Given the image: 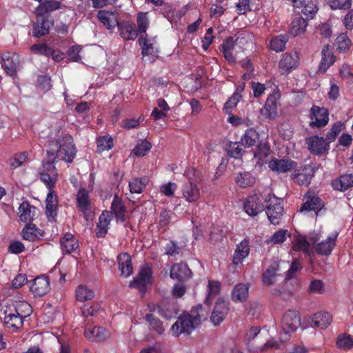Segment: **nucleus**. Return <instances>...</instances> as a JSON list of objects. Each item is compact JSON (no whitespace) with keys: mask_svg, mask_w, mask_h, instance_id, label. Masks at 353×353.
<instances>
[{"mask_svg":"<svg viewBox=\"0 0 353 353\" xmlns=\"http://www.w3.org/2000/svg\"><path fill=\"white\" fill-rule=\"evenodd\" d=\"M117 261L121 276L129 277L132 274L133 268L131 257L128 253H121L118 255Z\"/></svg>","mask_w":353,"mask_h":353,"instance_id":"obj_28","label":"nucleus"},{"mask_svg":"<svg viewBox=\"0 0 353 353\" xmlns=\"http://www.w3.org/2000/svg\"><path fill=\"white\" fill-rule=\"evenodd\" d=\"M299 56L296 52L285 53L279 63V69L282 74H289L298 67Z\"/></svg>","mask_w":353,"mask_h":353,"instance_id":"obj_12","label":"nucleus"},{"mask_svg":"<svg viewBox=\"0 0 353 353\" xmlns=\"http://www.w3.org/2000/svg\"><path fill=\"white\" fill-rule=\"evenodd\" d=\"M267 202L266 214L269 221L273 225H278L283 215L282 200L274 195L269 194Z\"/></svg>","mask_w":353,"mask_h":353,"instance_id":"obj_5","label":"nucleus"},{"mask_svg":"<svg viewBox=\"0 0 353 353\" xmlns=\"http://www.w3.org/2000/svg\"><path fill=\"white\" fill-rule=\"evenodd\" d=\"M307 27V21L302 17H297L292 21L289 33L293 37L301 35L305 32Z\"/></svg>","mask_w":353,"mask_h":353,"instance_id":"obj_41","label":"nucleus"},{"mask_svg":"<svg viewBox=\"0 0 353 353\" xmlns=\"http://www.w3.org/2000/svg\"><path fill=\"white\" fill-rule=\"evenodd\" d=\"M290 236V232L288 230L281 229L275 232L271 237L267 241L268 244L277 245L283 243Z\"/></svg>","mask_w":353,"mask_h":353,"instance_id":"obj_54","label":"nucleus"},{"mask_svg":"<svg viewBox=\"0 0 353 353\" xmlns=\"http://www.w3.org/2000/svg\"><path fill=\"white\" fill-rule=\"evenodd\" d=\"M243 208L246 214L255 216L263 210V205L257 194L250 195L244 201Z\"/></svg>","mask_w":353,"mask_h":353,"instance_id":"obj_16","label":"nucleus"},{"mask_svg":"<svg viewBox=\"0 0 353 353\" xmlns=\"http://www.w3.org/2000/svg\"><path fill=\"white\" fill-rule=\"evenodd\" d=\"M304 203H303L300 212H309L316 210L321 208L323 203L321 199L316 196L314 193L308 192L304 196Z\"/></svg>","mask_w":353,"mask_h":353,"instance_id":"obj_29","label":"nucleus"},{"mask_svg":"<svg viewBox=\"0 0 353 353\" xmlns=\"http://www.w3.org/2000/svg\"><path fill=\"white\" fill-rule=\"evenodd\" d=\"M152 148L151 143L146 140L139 141L134 148L133 149V153L137 157H143L146 155Z\"/></svg>","mask_w":353,"mask_h":353,"instance_id":"obj_58","label":"nucleus"},{"mask_svg":"<svg viewBox=\"0 0 353 353\" xmlns=\"http://www.w3.org/2000/svg\"><path fill=\"white\" fill-rule=\"evenodd\" d=\"M47 150L48 156L54 161L60 159L67 163H71L74 158L76 150L72 137L66 134L58 140H52Z\"/></svg>","mask_w":353,"mask_h":353,"instance_id":"obj_2","label":"nucleus"},{"mask_svg":"<svg viewBox=\"0 0 353 353\" xmlns=\"http://www.w3.org/2000/svg\"><path fill=\"white\" fill-rule=\"evenodd\" d=\"M139 34L137 30L131 23H124L121 26V35L125 40H134Z\"/></svg>","mask_w":353,"mask_h":353,"instance_id":"obj_53","label":"nucleus"},{"mask_svg":"<svg viewBox=\"0 0 353 353\" xmlns=\"http://www.w3.org/2000/svg\"><path fill=\"white\" fill-rule=\"evenodd\" d=\"M309 118L311 128H322L329 122V112L325 108L313 105L310 110Z\"/></svg>","mask_w":353,"mask_h":353,"instance_id":"obj_9","label":"nucleus"},{"mask_svg":"<svg viewBox=\"0 0 353 353\" xmlns=\"http://www.w3.org/2000/svg\"><path fill=\"white\" fill-rule=\"evenodd\" d=\"M97 150L99 152H102L105 150H109L113 147V139L109 135L99 137L97 139Z\"/></svg>","mask_w":353,"mask_h":353,"instance_id":"obj_56","label":"nucleus"},{"mask_svg":"<svg viewBox=\"0 0 353 353\" xmlns=\"http://www.w3.org/2000/svg\"><path fill=\"white\" fill-rule=\"evenodd\" d=\"M264 111L269 119H274L276 118L277 115V106L276 101L273 97H270L268 98L264 106Z\"/></svg>","mask_w":353,"mask_h":353,"instance_id":"obj_57","label":"nucleus"},{"mask_svg":"<svg viewBox=\"0 0 353 353\" xmlns=\"http://www.w3.org/2000/svg\"><path fill=\"white\" fill-rule=\"evenodd\" d=\"M334 45L338 52H345L350 49L352 43L346 33H341L336 37Z\"/></svg>","mask_w":353,"mask_h":353,"instance_id":"obj_48","label":"nucleus"},{"mask_svg":"<svg viewBox=\"0 0 353 353\" xmlns=\"http://www.w3.org/2000/svg\"><path fill=\"white\" fill-rule=\"evenodd\" d=\"M220 291L221 283L218 281L209 280L205 303L210 305L214 299L219 294Z\"/></svg>","mask_w":353,"mask_h":353,"instance_id":"obj_44","label":"nucleus"},{"mask_svg":"<svg viewBox=\"0 0 353 353\" xmlns=\"http://www.w3.org/2000/svg\"><path fill=\"white\" fill-rule=\"evenodd\" d=\"M345 128L344 123L337 122L334 123L330 131L327 133L326 139L330 141H333L339 134Z\"/></svg>","mask_w":353,"mask_h":353,"instance_id":"obj_63","label":"nucleus"},{"mask_svg":"<svg viewBox=\"0 0 353 353\" xmlns=\"http://www.w3.org/2000/svg\"><path fill=\"white\" fill-rule=\"evenodd\" d=\"M32 311V307L28 302L14 301L4 310V323L8 328L16 331L22 327L23 319L29 316Z\"/></svg>","mask_w":353,"mask_h":353,"instance_id":"obj_1","label":"nucleus"},{"mask_svg":"<svg viewBox=\"0 0 353 353\" xmlns=\"http://www.w3.org/2000/svg\"><path fill=\"white\" fill-rule=\"evenodd\" d=\"M281 264L287 265L285 261H273L270 265L266 268L262 274V281L265 285L270 286L274 285L279 276V272L281 271Z\"/></svg>","mask_w":353,"mask_h":353,"instance_id":"obj_15","label":"nucleus"},{"mask_svg":"<svg viewBox=\"0 0 353 353\" xmlns=\"http://www.w3.org/2000/svg\"><path fill=\"white\" fill-rule=\"evenodd\" d=\"M335 56L331 48L325 46L321 50V60L319 65L318 72L325 73L334 63Z\"/></svg>","mask_w":353,"mask_h":353,"instance_id":"obj_25","label":"nucleus"},{"mask_svg":"<svg viewBox=\"0 0 353 353\" xmlns=\"http://www.w3.org/2000/svg\"><path fill=\"white\" fill-rule=\"evenodd\" d=\"M146 320L149 323L151 330L155 331L157 334H161L164 332V327L161 321L156 318L153 314H148Z\"/></svg>","mask_w":353,"mask_h":353,"instance_id":"obj_60","label":"nucleus"},{"mask_svg":"<svg viewBox=\"0 0 353 353\" xmlns=\"http://www.w3.org/2000/svg\"><path fill=\"white\" fill-rule=\"evenodd\" d=\"M311 319L315 327L324 330L331 323L332 316L329 312H319L314 314Z\"/></svg>","mask_w":353,"mask_h":353,"instance_id":"obj_34","label":"nucleus"},{"mask_svg":"<svg viewBox=\"0 0 353 353\" xmlns=\"http://www.w3.org/2000/svg\"><path fill=\"white\" fill-rule=\"evenodd\" d=\"M97 17L109 30H112L119 26L117 16L112 12L100 10L97 14Z\"/></svg>","mask_w":353,"mask_h":353,"instance_id":"obj_30","label":"nucleus"},{"mask_svg":"<svg viewBox=\"0 0 353 353\" xmlns=\"http://www.w3.org/2000/svg\"><path fill=\"white\" fill-rule=\"evenodd\" d=\"M28 160V153L23 152L19 154H17L12 159L10 160V167L14 170L20 166H22L25 162Z\"/></svg>","mask_w":353,"mask_h":353,"instance_id":"obj_59","label":"nucleus"},{"mask_svg":"<svg viewBox=\"0 0 353 353\" xmlns=\"http://www.w3.org/2000/svg\"><path fill=\"white\" fill-rule=\"evenodd\" d=\"M42 236V232L35 225L28 223L22 230V236L24 239L34 241Z\"/></svg>","mask_w":353,"mask_h":353,"instance_id":"obj_46","label":"nucleus"},{"mask_svg":"<svg viewBox=\"0 0 353 353\" xmlns=\"http://www.w3.org/2000/svg\"><path fill=\"white\" fill-rule=\"evenodd\" d=\"M183 197L188 203H194L201 197V191L198 185L194 183H185L181 188Z\"/></svg>","mask_w":353,"mask_h":353,"instance_id":"obj_24","label":"nucleus"},{"mask_svg":"<svg viewBox=\"0 0 353 353\" xmlns=\"http://www.w3.org/2000/svg\"><path fill=\"white\" fill-rule=\"evenodd\" d=\"M254 160L258 165H263L270 154V147L267 142H260L253 150Z\"/></svg>","mask_w":353,"mask_h":353,"instance_id":"obj_27","label":"nucleus"},{"mask_svg":"<svg viewBox=\"0 0 353 353\" xmlns=\"http://www.w3.org/2000/svg\"><path fill=\"white\" fill-rule=\"evenodd\" d=\"M339 232L334 231L327 235L325 239L321 240V233L314 232L310 234L309 239L312 245H314V250L318 254L329 256L336 246Z\"/></svg>","mask_w":353,"mask_h":353,"instance_id":"obj_3","label":"nucleus"},{"mask_svg":"<svg viewBox=\"0 0 353 353\" xmlns=\"http://www.w3.org/2000/svg\"><path fill=\"white\" fill-rule=\"evenodd\" d=\"M201 323L200 315L196 312L190 314L184 313L180 315L177 321L172 325L171 330L174 336L181 334H190Z\"/></svg>","mask_w":353,"mask_h":353,"instance_id":"obj_4","label":"nucleus"},{"mask_svg":"<svg viewBox=\"0 0 353 353\" xmlns=\"http://www.w3.org/2000/svg\"><path fill=\"white\" fill-rule=\"evenodd\" d=\"M61 8V2L55 0H46L40 3L35 9V14L37 17L48 16L50 12L57 10Z\"/></svg>","mask_w":353,"mask_h":353,"instance_id":"obj_31","label":"nucleus"},{"mask_svg":"<svg viewBox=\"0 0 353 353\" xmlns=\"http://www.w3.org/2000/svg\"><path fill=\"white\" fill-rule=\"evenodd\" d=\"M260 142L259 134L253 128L248 129L241 139V144L248 148L257 145Z\"/></svg>","mask_w":353,"mask_h":353,"instance_id":"obj_40","label":"nucleus"},{"mask_svg":"<svg viewBox=\"0 0 353 353\" xmlns=\"http://www.w3.org/2000/svg\"><path fill=\"white\" fill-rule=\"evenodd\" d=\"M148 183L146 177L134 178L129 181L130 191L132 194H140L145 188Z\"/></svg>","mask_w":353,"mask_h":353,"instance_id":"obj_50","label":"nucleus"},{"mask_svg":"<svg viewBox=\"0 0 353 353\" xmlns=\"http://www.w3.org/2000/svg\"><path fill=\"white\" fill-rule=\"evenodd\" d=\"M249 295V287L245 284H237L232 291V300L235 303H241L247 300Z\"/></svg>","mask_w":353,"mask_h":353,"instance_id":"obj_38","label":"nucleus"},{"mask_svg":"<svg viewBox=\"0 0 353 353\" xmlns=\"http://www.w3.org/2000/svg\"><path fill=\"white\" fill-rule=\"evenodd\" d=\"M291 177L294 183L299 185H308L313 178L317 167L315 164L310 163L294 169Z\"/></svg>","mask_w":353,"mask_h":353,"instance_id":"obj_6","label":"nucleus"},{"mask_svg":"<svg viewBox=\"0 0 353 353\" xmlns=\"http://www.w3.org/2000/svg\"><path fill=\"white\" fill-rule=\"evenodd\" d=\"M245 39L243 37H231L226 39L222 46V52L225 59L230 63L235 62L236 58L234 52H237V48L241 49L244 45Z\"/></svg>","mask_w":353,"mask_h":353,"instance_id":"obj_8","label":"nucleus"},{"mask_svg":"<svg viewBox=\"0 0 353 353\" xmlns=\"http://www.w3.org/2000/svg\"><path fill=\"white\" fill-rule=\"evenodd\" d=\"M30 290L34 296H41L45 295L50 290L48 278L46 276H37L31 281Z\"/></svg>","mask_w":353,"mask_h":353,"instance_id":"obj_19","label":"nucleus"},{"mask_svg":"<svg viewBox=\"0 0 353 353\" xmlns=\"http://www.w3.org/2000/svg\"><path fill=\"white\" fill-rule=\"evenodd\" d=\"M76 200L78 209L85 216H88L91 212V201L89 192L84 188L79 189L77 194Z\"/></svg>","mask_w":353,"mask_h":353,"instance_id":"obj_22","label":"nucleus"},{"mask_svg":"<svg viewBox=\"0 0 353 353\" xmlns=\"http://www.w3.org/2000/svg\"><path fill=\"white\" fill-rule=\"evenodd\" d=\"M235 182L241 188L252 186L255 183V177L250 172H241L235 176Z\"/></svg>","mask_w":353,"mask_h":353,"instance_id":"obj_42","label":"nucleus"},{"mask_svg":"<svg viewBox=\"0 0 353 353\" xmlns=\"http://www.w3.org/2000/svg\"><path fill=\"white\" fill-rule=\"evenodd\" d=\"M37 85L43 92L50 90L52 88L50 78L46 75H40L37 77Z\"/></svg>","mask_w":353,"mask_h":353,"instance_id":"obj_64","label":"nucleus"},{"mask_svg":"<svg viewBox=\"0 0 353 353\" xmlns=\"http://www.w3.org/2000/svg\"><path fill=\"white\" fill-rule=\"evenodd\" d=\"M177 188L178 186L176 183L173 182H168L166 183L162 184L159 187V192L161 194L165 196L172 197L174 195Z\"/></svg>","mask_w":353,"mask_h":353,"instance_id":"obj_61","label":"nucleus"},{"mask_svg":"<svg viewBox=\"0 0 353 353\" xmlns=\"http://www.w3.org/2000/svg\"><path fill=\"white\" fill-rule=\"evenodd\" d=\"M62 251L66 254H70L79 248V243L74 236L70 233H67L60 240Z\"/></svg>","mask_w":353,"mask_h":353,"instance_id":"obj_37","label":"nucleus"},{"mask_svg":"<svg viewBox=\"0 0 353 353\" xmlns=\"http://www.w3.org/2000/svg\"><path fill=\"white\" fill-rule=\"evenodd\" d=\"M137 31L139 34L145 33L148 26L149 20L147 17V13L140 12L137 15Z\"/></svg>","mask_w":353,"mask_h":353,"instance_id":"obj_62","label":"nucleus"},{"mask_svg":"<svg viewBox=\"0 0 353 353\" xmlns=\"http://www.w3.org/2000/svg\"><path fill=\"white\" fill-rule=\"evenodd\" d=\"M306 144L310 152L315 155H321L327 152L329 144L321 137L312 136L306 139Z\"/></svg>","mask_w":353,"mask_h":353,"instance_id":"obj_13","label":"nucleus"},{"mask_svg":"<svg viewBox=\"0 0 353 353\" xmlns=\"http://www.w3.org/2000/svg\"><path fill=\"white\" fill-rule=\"evenodd\" d=\"M57 177L58 173L53 162L44 163L40 171V178L48 189H53Z\"/></svg>","mask_w":353,"mask_h":353,"instance_id":"obj_11","label":"nucleus"},{"mask_svg":"<svg viewBox=\"0 0 353 353\" xmlns=\"http://www.w3.org/2000/svg\"><path fill=\"white\" fill-rule=\"evenodd\" d=\"M139 42L142 49V55L152 56V59L157 57V50L154 47V39H147L146 37L141 35L139 39Z\"/></svg>","mask_w":353,"mask_h":353,"instance_id":"obj_33","label":"nucleus"},{"mask_svg":"<svg viewBox=\"0 0 353 353\" xmlns=\"http://www.w3.org/2000/svg\"><path fill=\"white\" fill-rule=\"evenodd\" d=\"M332 185L334 190L339 191H345L353 187V174H347L340 176L332 181Z\"/></svg>","mask_w":353,"mask_h":353,"instance_id":"obj_35","label":"nucleus"},{"mask_svg":"<svg viewBox=\"0 0 353 353\" xmlns=\"http://www.w3.org/2000/svg\"><path fill=\"white\" fill-rule=\"evenodd\" d=\"M37 208L34 206L30 205L27 202H23L19 207V216L21 221L26 223L33 220L36 215Z\"/></svg>","mask_w":353,"mask_h":353,"instance_id":"obj_32","label":"nucleus"},{"mask_svg":"<svg viewBox=\"0 0 353 353\" xmlns=\"http://www.w3.org/2000/svg\"><path fill=\"white\" fill-rule=\"evenodd\" d=\"M311 242L307 241L305 236H294L292 240V248L294 251H303L304 253L310 256V245Z\"/></svg>","mask_w":353,"mask_h":353,"instance_id":"obj_39","label":"nucleus"},{"mask_svg":"<svg viewBox=\"0 0 353 353\" xmlns=\"http://www.w3.org/2000/svg\"><path fill=\"white\" fill-rule=\"evenodd\" d=\"M304 5L301 10L302 13L307 18L312 19L318 10L316 0H303Z\"/></svg>","mask_w":353,"mask_h":353,"instance_id":"obj_55","label":"nucleus"},{"mask_svg":"<svg viewBox=\"0 0 353 353\" xmlns=\"http://www.w3.org/2000/svg\"><path fill=\"white\" fill-rule=\"evenodd\" d=\"M250 252V241L244 239L236 245L232 259V263L238 265L241 264L243 260L248 257Z\"/></svg>","mask_w":353,"mask_h":353,"instance_id":"obj_23","label":"nucleus"},{"mask_svg":"<svg viewBox=\"0 0 353 353\" xmlns=\"http://www.w3.org/2000/svg\"><path fill=\"white\" fill-rule=\"evenodd\" d=\"M301 318L298 311L288 310L283 314L281 325L282 334L288 336L295 332L301 326Z\"/></svg>","mask_w":353,"mask_h":353,"instance_id":"obj_7","label":"nucleus"},{"mask_svg":"<svg viewBox=\"0 0 353 353\" xmlns=\"http://www.w3.org/2000/svg\"><path fill=\"white\" fill-rule=\"evenodd\" d=\"M170 276L173 279L183 281L192 276V272L185 263L174 264L170 268Z\"/></svg>","mask_w":353,"mask_h":353,"instance_id":"obj_26","label":"nucleus"},{"mask_svg":"<svg viewBox=\"0 0 353 353\" xmlns=\"http://www.w3.org/2000/svg\"><path fill=\"white\" fill-rule=\"evenodd\" d=\"M152 275V267L148 264L143 265L140 269L138 276L130 282V287L137 288L143 293L146 286L151 283Z\"/></svg>","mask_w":353,"mask_h":353,"instance_id":"obj_10","label":"nucleus"},{"mask_svg":"<svg viewBox=\"0 0 353 353\" xmlns=\"http://www.w3.org/2000/svg\"><path fill=\"white\" fill-rule=\"evenodd\" d=\"M84 335L89 340L101 341L107 339L110 334L104 327H95L92 329H86Z\"/></svg>","mask_w":353,"mask_h":353,"instance_id":"obj_36","label":"nucleus"},{"mask_svg":"<svg viewBox=\"0 0 353 353\" xmlns=\"http://www.w3.org/2000/svg\"><path fill=\"white\" fill-rule=\"evenodd\" d=\"M288 37L285 34H280L273 37L270 41V48L276 52H282L285 48Z\"/></svg>","mask_w":353,"mask_h":353,"instance_id":"obj_49","label":"nucleus"},{"mask_svg":"<svg viewBox=\"0 0 353 353\" xmlns=\"http://www.w3.org/2000/svg\"><path fill=\"white\" fill-rule=\"evenodd\" d=\"M111 209L112 212L115 214L117 220H119L122 222H123L125 220V206L122 202V200L118 196H114L112 203Z\"/></svg>","mask_w":353,"mask_h":353,"instance_id":"obj_47","label":"nucleus"},{"mask_svg":"<svg viewBox=\"0 0 353 353\" xmlns=\"http://www.w3.org/2000/svg\"><path fill=\"white\" fill-rule=\"evenodd\" d=\"M336 345L343 350L353 349V338L350 334H341L336 338Z\"/></svg>","mask_w":353,"mask_h":353,"instance_id":"obj_52","label":"nucleus"},{"mask_svg":"<svg viewBox=\"0 0 353 353\" xmlns=\"http://www.w3.org/2000/svg\"><path fill=\"white\" fill-rule=\"evenodd\" d=\"M94 296V292L85 285H80L76 289V299L78 301L85 302Z\"/></svg>","mask_w":353,"mask_h":353,"instance_id":"obj_51","label":"nucleus"},{"mask_svg":"<svg viewBox=\"0 0 353 353\" xmlns=\"http://www.w3.org/2000/svg\"><path fill=\"white\" fill-rule=\"evenodd\" d=\"M296 166V162L289 159L273 158L268 162L269 168L277 174L288 172L295 169Z\"/></svg>","mask_w":353,"mask_h":353,"instance_id":"obj_14","label":"nucleus"},{"mask_svg":"<svg viewBox=\"0 0 353 353\" xmlns=\"http://www.w3.org/2000/svg\"><path fill=\"white\" fill-rule=\"evenodd\" d=\"M1 63L7 74L13 75L19 66V56L14 52H7L3 53Z\"/></svg>","mask_w":353,"mask_h":353,"instance_id":"obj_18","label":"nucleus"},{"mask_svg":"<svg viewBox=\"0 0 353 353\" xmlns=\"http://www.w3.org/2000/svg\"><path fill=\"white\" fill-rule=\"evenodd\" d=\"M229 310L228 303L222 299H219L210 317L214 325L220 324L224 319Z\"/></svg>","mask_w":353,"mask_h":353,"instance_id":"obj_21","label":"nucleus"},{"mask_svg":"<svg viewBox=\"0 0 353 353\" xmlns=\"http://www.w3.org/2000/svg\"><path fill=\"white\" fill-rule=\"evenodd\" d=\"M54 21L50 16H43L38 19L33 26V36L41 37L48 34L50 29L53 26Z\"/></svg>","mask_w":353,"mask_h":353,"instance_id":"obj_20","label":"nucleus"},{"mask_svg":"<svg viewBox=\"0 0 353 353\" xmlns=\"http://www.w3.org/2000/svg\"><path fill=\"white\" fill-rule=\"evenodd\" d=\"M288 339V336H285L282 333H281L279 340H276L274 338L269 339L261 347V351L264 352L270 349L282 350L283 348L284 343Z\"/></svg>","mask_w":353,"mask_h":353,"instance_id":"obj_45","label":"nucleus"},{"mask_svg":"<svg viewBox=\"0 0 353 353\" xmlns=\"http://www.w3.org/2000/svg\"><path fill=\"white\" fill-rule=\"evenodd\" d=\"M49 192L46 199V215L50 221H54L57 216L58 196L53 189Z\"/></svg>","mask_w":353,"mask_h":353,"instance_id":"obj_17","label":"nucleus"},{"mask_svg":"<svg viewBox=\"0 0 353 353\" xmlns=\"http://www.w3.org/2000/svg\"><path fill=\"white\" fill-rule=\"evenodd\" d=\"M110 221L111 214L109 212H103L101 214L97 224V234L98 237H103L106 234Z\"/></svg>","mask_w":353,"mask_h":353,"instance_id":"obj_43","label":"nucleus"}]
</instances>
